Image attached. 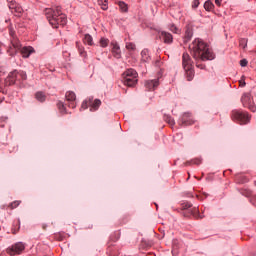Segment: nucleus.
<instances>
[{
  "mask_svg": "<svg viewBox=\"0 0 256 256\" xmlns=\"http://www.w3.org/2000/svg\"><path fill=\"white\" fill-rule=\"evenodd\" d=\"M189 49L194 59H201V61H213L215 54L203 40L197 38L189 46Z\"/></svg>",
  "mask_w": 256,
  "mask_h": 256,
  "instance_id": "1",
  "label": "nucleus"
},
{
  "mask_svg": "<svg viewBox=\"0 0 256 256\" xmlns=\"http://www.w3.org/2000/svg\"><path fill=\"white\" fill-rule=\"evenodd\" d=\"M44 15L53 29H57L59 25H67V15L61 12L60 6H56L55 8H46L44 10Z\"/></svg>",
  "mask_w": 256,
  "mask_h": 256,
  "instance_id": "2",
  "label": "nucleus"
},
{
  "mask_svg": "<svg viewBox=\"0 0 256 256\" xmlns=\"http://www.w3.org/2000/svg\"><path fill=\"white\" fill-rule=\"evenodd\" d=\"M182 66L186 73L187 81H193V78L195 77V70L193 69V61H191V56H189L187 53L182 55Z\"/></svg>",
  "mask_w": 256,
  "mask_h": 256,
  "instance_id": "3",
  "label": "nucleus"
},
{
  "mask_svg": "<svg viewBox=\"0 0 256 256\" xmlns=\"http://www.w3.org/2000/svg\"><path fill=\"white\" fill-rule=\"evenodd\" d=\"M231 119L232 121H238L240 125H247L251 121V116L249 113L243 112L241 110H233L231 112Z\"/></svg>",
  "mask_w": 256,
  "mask_h": 256,
  "instance_id": "4",
  "label": "nucleus"
},
{
  "mask_svg": "<svg viewBox=\"0 0 256 256\" xmlns=\"http://www.w3.org/2000/svg\"><path fill=\"white\" fill-rule=\"evenodd\" d=\"M137 77V71H135L134 69L130 68L126 70L123 73L124 85H127V87H134V85H137Z\"/></svg>",
  "mask_w": 256,
  "mask_h": 256,
  "instance_id": "5",
  "label": "nucleus"
},
{
  "mask_svg": "<svg viewBox=\"0 0 256 256\" xmlns=\"http://www.w3.org/2000/svg\"><path fill=\"white\" fill-rule=\"evenodd\" d=\"M241 103L243 107H246V109H249L252 111V113H255L256 106L255 102L253 101V96H251V93H244L241 97Z\"/></svg>",
  "mask_w": 256,
  "mask_h": 256,
  "instance_id": "6",
  "label": "nucleus"
},
{
  "mask_svg": "<svg viewBox=\"0 0 256 256\" xmlns=\"http://www.w3.org/2000/svg\"><path fill=\"white\" fill-rule=\"evenodd\" d=\"M25 251V244L23 242H17L16 244L12 245L11 247H8L6 252L8 255H21Z\"/></svg>",
  "mask_w": 256,
  "mask_h": 256,
  "instance_id": "7",
  "label": "nucleus"
},
{
  "mask_svg": "<svg viewBox=\"0 0 256 256\" xmlns=\"http://www.w3.org/2000/svg\"><path fill=\"white\" fill-rule=\"evenodd\" d=\"M8 7L15 17H21L23 15V8L14 0H8Z\"/></svg>",
  "mask_w": 256,
  "mask_h": 256,
  "instance_id": "8",
  "label": "nucleus"
},
{
  "mask_svg": "<svg viewBox=\"0 0 256 256\" xmlns=\"http://www.w3.org/2000/svg\"><path fill=\"white\" fill-rule=\"evenodd\" d=\"M11 45L12 47L8 49V53L11 55V57H13L14 55H17V51L21 49V42L17 38H14L11 41Z\"/></svg>",
  "mask_w": 256,
  "mask_h": 256,
  "instance_id": "9",
  "label": "nucleus"
},
{
  "mask_svg": "<svg viewBox=\"0 0 256 256\" xmlns=\"http://www.w3.org/2000/svg\"><path fill=\"white\" fill-rule=\"evenodd\" d=\"M20 53L23 57V59H29L31 57L32 53H35V48L32 46H24L21 50Z\"/></svg>",
  "mask_w": 256,
  "mask_h": 256,
  "instance_id": "10",
  "label": "nucleus"
},
{
  "mask_svg": "<svg viewBox=\"0 0 256 256\" xmlns=\"http://www.w3.org/2000/svg\"><path fill=\"white\" fill-rule=\"evenodd\" d=\"M66 100L70 102L69 107H71V109H75L76 105H75V101L77 99V95L75 94V92L73 91H68L66 92Z\"/></svg>",
  "mask_w": 256,
  "mask_h": 256,
  "instance_id": "11",
  "label": "nucleus"
},
{
  "mask_svg": "<svg viewBox=\"0 0 256 256\" xmlns=\"http://www.w3.org/2000/svg\"><path fill=\"white\" fill-rule=\"evenodd\" d=\"M88 103L90 111H97L101 107V101L99 99H93V97L88 98Z\"/></svg>",
  "mask_w": 256,
  "mask_h": 256,
  "instance_id": "12",
  "label": "nucleus"
},
{
  "mask_svg": "<svg viewBox=\"0 0 256 256\" xmlns=\"http://www.w3.org/2000/svg\"><path fill=\"white\" fill-rule=\"evenodd\" d=\"M112 54L116 59H121V47L117 42H111Z\"/></svg>",
  "mask_w": 256,
  "mask_h": 256,
  "instance_id": "13",
  "label": "nucleus"
},
{
  "mask_svg": "<svg viewBox=\"0 0 256 256\" xmlns=\"http://www.w3.org/2000/svg\"><path fill=\"white\" fill-rule=\"evenodd\" d=\"M145 87L148 91H153L154 89H157V87H159V80H148L145 83Z\"/></svg>",
  "mask_w": 256,
  "mask_h": 256,
  "instance_id": "14",
  "label": "nucleus"
},
{
  "mask_svg": "<svg viewBox=\"0 0 256 256\" xmlns=\"http://www.w3.org/2000/svg\"><path fill=\"white\" fill-rule=\"evenodd\" d=\"M17 79V71L11 72L8 77L5 79L6 85H13Z\"/></svg>",
  "mask_w": 256,
  "mask_h": 256,
  "instance_id": "15",
  "label": "nucleus"
},
{
  "mask_svg": "<svg viewBox=\"0 0 256 256\" xmlns=\"http://www.w3.org/2000/svg\"><path fill=\"white\" fill-rule=\"evenodd\" d=\"M161 38L163 39L164 43H173V35L169 32H162Z\"/></svg>",
  "mask_w": 256,
  "mask_h": 256,
  "instance_id": "16",
  "label": "nucleus"
},
{
  "mask_svg": "<svg viewBox=\"0 0 256 256\" xmlns=\"http://www.w3.org/2000/svg\"><path fill=\"white\" fill-rule=\"evenodd\" d=\"M83 43L85 45H89V47H93V45H95V42L93 41V36H91L90 34H85L83 38Z\"/></svg>",
  "mask_w": 256,
  "mask_h": 256,
  "instance_id": "17",
  "label": "nucleus"
},
{
  "mask_svg": "<svg viewBox=\"0 0 256 256\" xmlns=\"http://www.w3.org/2000/svg\"><path fill=\"white\" fill-rule=\"evenodd\" d=\"M191 114L189 113H185L182 117V121L183 123H185V125H193V123H195V121L193 120V118H190ZM190 118V119H189ZM189 119V120H188Z\"/></svg>",
  "mask_w": 256,
  "mask_h": 256,
  "instance_id": "18",
  "label": "nucleus"
},
{
  "mask_svg": "<svg viewBox=\"0 0 256 256\" xmlns=\"http://www.w3.org/2000/svg\"><path fill=\"white\" fill-rule=\"evenodd\" d=\"M99 46L105 49L106 47H109V38L101 37L99 39Z\"/></svg>",
  "mask_w": 256,
  "mask_h": 256,
  "instance_id": "19",
  "label": "nucleus"
},
{
  "mask_svg": "<svg viewBox=\"0 0 256 256\" xmlns=\"http://www.w3.org/2000/svg\"><path fill=\"white\" fill-rule=\"evenodd\" d=\"M141 57L144 63L149 62L151 59V57L149 56V50H142Z\"/></svg>",
  "mask_w": 256,
  "mask_h": 256,
  "instance_id": "20",
  "label": "nucleus"
},
{
  "mask_svg": "<svg viewBox=\"0 0 256 256\" xmlns=\"http://www.w3.org/2000/svg\"><path fill=\"white\" fill-rule=\"evenodd\" d=\"M214 8H215V5L213 4V2H211V0H208L204 3V9L206 11H213Z\"/></svg>",
  "mask_w": 256,
  "mask_h": 256,
  "instance_id": "21",
  "label": "nucleus"
},
{
  "mask_svg": "<svg viewBox=\"0 0 256 256\" xmlns=\"http://www.w3.org/2000/svg\"><path fill=\"white\" fill-rule=\"evenodd\" d=\"M35 97H36L37 101H40V103H43V101H45V99H46L45 93H43V92H37L35 94Z\"/></svg>",
  "mask_w": 256,
  "mask_h": 256,
  "instance_id": "22",
  "label": "nucleus"
},
{
  "mask_svg": "<svg viewBox=\"0 0 256 256\" xmlns=\"http://www.w3.org/2000/svg\"><path fill=\"white\" fill-rule=\"evenodd\" d=\"M118 5H119V7H120V9H121V11L123 12V13H127V11H129V7L127 6V4L125 3V2H119L118 3Z\"/></svg>",
  "mask_w": 256,
  "mask_h": 256,
  "instance_id": "23",
  "label": "nucleus"
},
{
  "mask_svg": "<svg viewBox=\"0 0 256 256\" xmlns=\"http://www.w3.org/2000/svg\"><path fill=\"white\" fill-rule=\"evenodd\" d=\"M57 107L60 113H63V114L67 113V110L65 109V104H63V102H58Z\"/></svg>",
  "mask_w": 256,
  "mask_h": 256,
  "instance_id": "24",
  "label": "nucleus"
},
{
  "mask_svg": "<svg viewBox=\"0 0 256 256\" xmlns=\"http://www.w3.org/2000/svg\"><path fill=\"white\" fill-rule=\"evenodd\" d=\"M126 49H128V51H135V49H136L135 43L127 42L126 43Z\"/></svg>",
  "mask_w": 256,
  "mask_h": 256,
  "instance_id": "25",
  "label": "nucleus"
},
{
  "mask_svg": "<svg viewBox=\"0 0 256 256\" xmlns=\"http://www.w3.org/2000/svg\"><path fill=\"white\" fill-rule=\"evenodd\" d=\"M19 205H21V201L15 200L14 202L10 203L9 207H10V209H17V207H19Z\"/></svg>",
  "mask_w": 256,
  "mask_h": 256,
  "instance_id": "26",
  "label": "nucleus"
},
{
  "mask_svg": "<svg viewBox=\"0 0 256 256\" xmlns=\"http://www.w3.org/2000/svg\"><path fill=\"white\" fill-rule=\"evenodd\" d=\"M101 6V9H103V11H107V9H109V3L107 2V0H105L104 2H102V4H99Z\"/></svg>",
  "mask_w": 256,
  "mask_h": 256,
  "instance_id": "27",
  "label": "nucleus"
},
{
  "mask_svg": "<svg viewBox=\"0 0 256 256\" xmlns=\"http://www.w3.org/2000/svg\"><path fill=\"white\" fill-rule=\"evenodd\" d=\"M78 51H79L81 57H87V52H85V48L78 47Z\"/></svg>",
  "mask_w": 256,
  "mask_h": 256,
  "instance_id": "28",
  "label": "nucleus"
},
{
  "mask_svg": "<svg viewBox=\"0 0 256 256\" xmlns=\"http://www.w3.org/2000/svg\"><path fill=\"white\" fill-rule=\"evenodd\" d=\"M170 31H172V33H179V28H177V26H175L174 24H172L170 26Z\"/></svg>",
  "mask_w": 256,
  "mask_h": 256,
  "instance_id": "29",
  "label": "nucleus"
},
{
  "mask_svg": "<svg viewBox=\"0 0 256 256\" xmlns=\"http://www.w3.org/2000/svg\"><path fill=\"white\" fill-rule=\"evenodd\" d=\"M82 109H87L89 107V99L85 100L83 103H82Z\"/></svg>",
  "mask_w": 256,
  "mask_h": 256,
  "instance_id": "30",
  "label": "nucleus"
},
{
  "mask_svg": "<svg viewBox=\"0 0 256 256\" xmlns=\"http://www.w3.org/2000/svg\"><path fill=\"white\" fill-rule=\"evenodd\" d=\"M240 47H242L243 49H245V47H247V41H245V39L240 41Z\"/></svg>",
  "mask_w": 256,
  "mask_h": 256,
  "instance_id": "31",
  "label": "nucleus"
},
{
  "mask_svg": "<svg viewBox=\"0 0 256 256\" xmlns=\"http://www.w3.org/2000/svg\"><path fill=\"white\" fill-rule=\"evenodd\" d=\"M247 59H242V60H240V65L242 66V67H247Z\"/></svg>",
  "mask_w": 256,
  "mask_h": 256,
  "instance_id": "32",
  "label": "nucleus"
},
{
  "mask_svg": "<svg viewBox=\"0 0 256 256\" xmlns=\"http://www.w3.org/2000/svg\"><path fill=\"white\" fill-rule=\"evenodd\" d=\"M192 7H193L194 9H197V7H199V0H194V1H193V4H192Z\"/></svg>",
  "mask_w": 256,
  "mask_h": 256,
  "instance_id": "33",
  "label": "nucleus"
},
{
  "mask_svg": "<svg viewBox=\"0 0 256 256\" xmlns=\"http://www.w3.org/2000/svg\"><path fill=\"white\" fill-rule=\"evenodd\" d=\"M240 83V87H245L246 83H245V78H241V80L239 81Z\"/></svg>",
  "mask_w": 256,
  "mask_h": 256,
  "instance_id": "34",
  "label": "nucleus"
},
{
  "mask_svg": "<svg viewBox=\"0 0 256 256\" xmlns=\"http://www.w3.org/2000/svg\"><path fill=\"white\" fill-rule=\"evenodd\" d=\"M221 3H223V0H215V5L218 7H221Z\"/></svg>",
  "mask_w": 256,
  "mask_h": 256,
  "instance_id": "35",
  "label": "nucleus"
},
{
  "mask_svg": "<svg viewBox=\"0 0 256 256\" xmlns=\"http://www.w3.org/2000/svg\"><path fill=\"white\" fill-rule=\"evenodd\" d=\"M20 76L22 77V79H27V73L25 72H20Z\"/></svg>",
  "mask_w": 256,
  "mask_h": 256,
  "instance_id": "36",
  "label": "nucleus"
},
{
  "mask_svg": "<svg viewBox=\"0 0 256 256\" xmlns=\"http://www.w3.org/2000/svg\"><path fill=\"white\" fill-rule=\"evenodd\" d=\"M196 67H198V69H205V65L203 64H196Z\"/></svg>",
  "mask_w": 256,
  "mask_h": 256,
  "instance_id": "37",
  "label": "nucleus"
},
{
  "mask_svg": "<svg viewBox=\"0 0 256 256\" xmlns=\"http://www.w3.org/2000/svg\"><path fill=\"white\" fill-rule=\"evenodd\" d=\"M194 163H195L196 165H201V159H196V160H194Z\"/></svg>",
  "mask_w": 256,
  "mask_h": 256,
  "instance_id": "38",
  "label": "nucleus"
},
{
  "mask_svg": "<svg viewBox=\"0 0 256 256\" xmlns=\"http://www.w3.org/2000/svg\"><path fill=\"white\" fill-rule=\"evenodd\" d=\"M186 33H187L188 39H191V37L193 36V33H191V32H186Z\"/></svg>",
  "mask_w": 256,
  "mask_h": 256,
  "instance_id": "39",
  "label": "nucleus"
},
{
  "mask_svg": "<svg viewBox=\"0 0 256 256\" xmlns=\"http://www.w3.org/2000/svg\"><path fill=\"white\" fill-rule=\"evenodd\" d=\"M169 123L170 125H175V120H173L172 118L169 119Z\"/></svg>",
  "mask_w": 256,
  "mask_h": 256,
  "instance_id": "40",
  "label": "nucleus"
}]
</instances>
